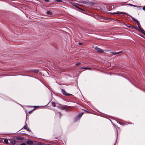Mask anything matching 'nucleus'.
I'll list each match as a JSON object with an SVG mask.
<instances>
[{"label":"nucleus","instance_id":"obj_21","mask_svg":"<svg viewBox=\"0 0 145 145\" xmlns=\"http://www.w3.org/2000/svg\"><path fill=\"white\" fill-rule=\"evenodd\" d=\"M74 6L75 7H76V8H78L80 9L79 8V7L78 6H77V5H74Z\"/></svg>","mask_w":145,"mask_h":145},{"label":"nucleus","instance_id":"obj_18","mask_svg":"<svg viewBox=\"0 0 145 145\" xmlns=\"http://www.w3.org/2000/svg\"><path fill=\"white\" fill-rule=\"evenodd\" d=\"M24 138L23 137V138H22V137H18L17 138V139H18V140H23V139Z\"/></svg>","mask_w":145,"mask_h":145},{"label":"nucleus","instance_id":"obj_19","mask_svg":"<svg viewBox=\"0 0 145 145\" xmlns=\"http://www.w3.org/2000/svg\"><path fill=\"white\" fill-rule=\"evenodd\" d=\"M56 1L57 2H61L62 1V0H56Z\"/></svg>","mask_w":145,"mask_h":145},{"label":"nucleus","instance_id":"obj_2","mask_svg":"<svg viewBox=\"0 0 145 145\" xmlns=\"http://www.w3.org/2000/svg\"><path fill=\"white\" fill-rule=\"evenodd\" d=\"M61 92L63 95H65L69 96L71 95V94L67 93L66 91L63 89H62Z\"/></svg>","mask_w":145,"mask_h":145},{"label":"nucleus","instance_id":"obj_16","mask_svg":"<svg viewBox=\"0 0 145 145\" xmlns=\"http://www.w3.org/2000/svg\"><path fill=\"white\" fill-rule=\"evenodd\" d=\"M52 105L54 106V107H55L56 106V104L55 103V102H52L51 103Z\"/></svg>","mask_w":145,"mask_h":145},{"label":"nucleus","instance_id":"obj_25","mask_svg":"<svg viewBox=\"0 0 145 145\" xmlns=\"http://www.w3.org/2000/svg\"><path fill=\"white\" fill-rule=\"evenodd\" d=\"M142 9L143 10H144L145 11V6H144L143 8H142Z\"/></svg>","mask_w":145,"mask_h":145},{"label":"nucleus","instance_id":"obj_17","mask_svg":"<svg viewBox=\"0 0 145 145\" xmlns=\"http://www.w3.org/2000/svg\"><path fill=\"white\" fill-rule=\"evenodd\" d=\"M131 18L133 19V20H134L135 22H138V21L136 20L133 17H131Z\"/></svg>","mask_w":145,"mask_h":145},{"label":"nucleus","instance_id":"obj_10","mask_svg":"<svg viewBox=\"0 0 145 145\" xmlns=\"http://www.w3.org/2000/svg\"><path fill=\"white\" fill-rule=\"evenodd\" d=\"M83 114V113H82L80 114H79L78 116L77 117V118H78V119H79L82 116Z\"/></svg>","mask_w":145,"mask_h":145},{"label":"nucleus","instance_id":"obj_14","mask_svg":"<svg viewBox=\"0 0 145 145\" xmlns=\"http://www.w3.org/2000/svg\"><path fill=\"white\" fill-rule=\"evenodd\" d=\"M4 142L7 144H8V140L7 139H5L4 140Z\"/></svg>","mask_w":145,"mask_h":145},{"label":"nucleus","instance_id":"obj_22","mask_svg":"<svg viewBox=\"0 0 145 145\" xmlns=\"http://www.w3.org/2000/svg\"><path fill=\"white\" fill-rule=\"evenodd\" d=\"M132 28H134L135 29H137V28L135 27H134V26H133L132 27Z\"/></svg>","mask_w":145,"mask_h":145},{"label":"nucleus","instance_id":"obj_23","mask_svg":"<svg viewBox=\"0 0 145 145\" xmlns=\"http://www.w3.org/2000/svg\"><path fill=\"white\" fill-rule=\"evenodd\" d=\"M80 64V63H76V65H79Z\"/></svg>","mask_w":145,"mask_h":145},{"label":"nucleus","instance_id":"obj_30","mask_svg":"<svg viewBox=\"0 0 145 145\" xmlns=\"http://www.w3.org/2000/svg\"><path fill=\"white\" fill-rule=\"evenodd\" d=\"M85 111L87 112H89L88 111H87V110H85Z\"/></svg>","mask_w":145,"mask_h":145},{"label":"nucleus","instance_id":"obj_12","mask_svg":"<svg viewBox=\"0 0 145 145\" xmlns=\"http://www.w3.org/2000/svg\"><path fill=\"white\" fill-rule=\"evenodd\" d=\"M32 71L33 72H35V73H38L39 72V70L37 69H34V70H33Z\"/></svg>","mask_w":145,"mask_h":145},{"label":"nucleus","instance_id":"obj_5","mask_svg":"<svg viewBox=\"0 0 145 145\" xmlns=\"http://www.w3.org/2000/svg\"><path fill=\"white\" fill-rule=\"evenodd\" d=\"M26 143L28 145H33V142L32 141L30 140L27 141Z\"/></svg>","mask_w":145,"mask_h":145},{"label":"nucleus","instance_id":"obj_26","mask_svg":"<svg viewBox=\"0 0 145 145\" xmlns=\"http://www.w3.org/2000/svg\"><path fill=\"white\" fill-rule=\"evenodd\" d=\"M20 145H26V144L25 143H22Z\"/></svg>","mask_w":145,"mask_h":145},{"label":"nucleus","instance_id":"obj_24","mask_svg":"<svg viewBox=\"0 0 145 145\" xmlns=\"http://www.w3.org/2000/svg\"><path fill=\"white\" fill-rule=\"evenodd\" d=\"M35 109H35H34L33 110H32L31 111H29V113H31V112H32L33 110H34Z\"/></svg>","mask_w":145,"mask_h":145},{"label":"nucleus","instance_id":"obj_4","mask_svg":"<svg viewBox=\"0 0 145 145\" xmlns=\"http://www.w3.org/2000/svg\"><path fill=\"white\" fill-rule=\"evenodd\" d=\"M10 142L12 145H15L16 143V141L14 140H10Z\"/></svg>","mask_w":145,"mask_h":145},{"label":"nucleus","instance_id":"obj_7","mask_svg":"<svg viewBox=\"0 0 145 145\" xmlns=\"http://www.w3.org/2000/svg\"><path fill=\"white\" fill-rule=\"evenodd\" d=\"M121 52H122V51H121V52H110V53L112 54L113 55H116V54H119Z\"/></svg>","mask_w":145,"mask_h":145},{"label":"nucleus","instance_id":"obj_28","mask_svg":"<svg viewBox=\"0 0 145 145\" xmlns=\"http://www.w3.org/2000/svg\"><path fill=\"white\" fill-rule=\"evenodd\" d=\"M44 1L46 2H48L49 1V0H44Z\"/></svg>","mask_w":145,"mask_h":145},{"label":"nucleus","instance_id":"obj_1","mask_svg":"<svg viewBox=\"0 0 145 145\" xmlns=\"http://www.w3.org/2000/svg\"><path fill=\"white\" fill-rule=\"evenodd\" d=\"M98 52L100 53H103V51L102 49L98 48L97 47H95L94 48Z\"/></svg>","mask_w":145,"mask_h":145},{"label":"nucleus","instance_id":"obj_29","mask_svg":"<svg viewBox=\"0 0 145 145\" xmlns=\"http://www.w3.org/2000/svg\"><path fill=\"white\" fill-rule=\"evenodd\" d=\"M79 44H82V43H80V42L79 43Z\"/></svg>","mask_w":145,"mask_h":145},{"label":"nucleus","instance_id":"obj_15","mask_svg":"<svg viewBox=\"0 0 145 145\" xmlns=\"http://www.w3.org/2000/svg\"><path fill=\"white\" fill-rule=\"evenodd\" d=\"M47 14L51 15H52V13L50 11H48L47 12Z\"/></svg>","mask_w":145,"mask_h":145},{"label":"nucleus","instance_id":"obj_13","mask_svg":"<svg viewBox=\"0 0 145 145\" xmlns=\"http://www.w3.org/2000/svg\"><path fill=\"white\" fill-rule=\"evenodd\" d=\"M81 69H85L86 70H87V69H89V70H91V68H89V67H82V68H81Z\"/></svg>","mask_w":145,"mask_h":145},{"label":"nucleus","instance_id":"obj_8","mask_svg":"<svg viewBox=\"0 0 145 145\" xmlns=\"http://www.w3.org/2000/svg\"><path fill=\"white\" fill-rule=\"evenodd\" d=\"M70 106H67L66 107H61V109H65V110H66L67 111V108H70Z\"/></svg>","mask_w":145,"mask_h":145},{"label":"nucleus","instance_id":"obj_20","mask_svg":"<svg viewBox=\"0 0 145 145\" xmlns=\"http://www.w3.org/2000/svg\"><path fill=\"white\" fill-rule=\"evenodd\" d=\"M136 22L137 23V25H138V27H140L139 26L140 25H139V22L138 21V22Z\"/></svg>","mask_w":145,"mask_h":145},{"label":"nucleus","instance_id":"obj_3","mask_svg":"<svg viewBox=\"0 0 145 145\" xmlns=\"http://www.w3.org/2000/svg\"><path fill=\"white\" fill-rule=\"evenodd\" d=\"M125 14L126 13L125 12H120L119 11H118L116 12H113L112 13V14Z\"/></svg>","mask_w":145,"mask_h":145},{"label":"nucleus","instance_id":"obj_11","mask_svg":"<svg viewBox=\"0 0 145 145\" xmlns=\"http://www.w3.org/2000/svg\"><path fill=\"white\" fill-rule=\"evenodd\" d=\"M128 5L131 6L132 7H137L138 8H139L140 7V6H136L135 5H132V4H129Z\"/></svg>","mask_w":145,"mask_h":145},{"label":"nucleus","instance_id":"obj_6","mask_svg":"<svg viewBox=\"0 0 145 145\" xmlns=\"http://www.w3.org/2000/svg\"><path fill=\"white\" fill-rule=\"evenodd\" d=\"M139 28L140 29L139 31L145 35V31L140 27H139Z\"/></svg>","mask_w":145,"mask_h":145},{"label":"nucleus","instance_id":"obj_27","mask_svg":"<svg viewBox=\"0 0 145 145\" xmlns=\"http://www.w3.org/2000/svg\"><path fill=\"white\" fill-rule=\"evenodd\" d=\"M59 114L60 117H61V113L60 112H59Z\"/></svg>","mask_w":145,"mask_h":145},{"label":"nucleus","instance_id":"obj_9","mask_svg":"<svg viewBox=\"0 0 145 145\" xmlns=\"http://www.w3.org/2000/svg\"><path fill=\"white\" fill-rule=\"evenodd\" d=\"M24 128L25 129H26L27 131H31V130L30 129L27 127V124L24 126Z\"/></svg>","mask_w":145,"mask_h":145}]
</instances>
